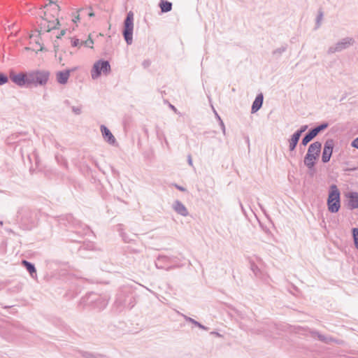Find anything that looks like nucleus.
<instances>
[{"label": "nucleus", "mask_w": 358, "mask_h": 358, "mask_svg": "<svg viewBox=\"0 0 358 358\" xmlns=\"http://www.w3.org/2000/svg\"><path fill=\"white\" fill-rule=\"evenodd\" d=\"M111 71L110 65L108 61L99 59L96 62L91 70L92 78L95 80L99 78L101 73L103 74H108Z\"/></svg>", "instance_id": "nucleus-7"}, {"label": "nucleus", "mask_w": 358, "mask_h": 358, "mask_svg": "<svg viewBox=\"0 0 358 358\" xmlns=\"http://www.w3.org/2000/svg\"><path fill=\"white\" fill-rule=\"evenodd\" d=\"M134 31V13L131 11L127 13L126 18L124 20V27L122 35L127 45L133 43Z\"/></svg>", "instance_id": "nucleus-6"}, {"label": "nucleus", "mask_w": 358, "mask_h": 358, "mask_svg": "<svg viewBox=\"0 0 358 358\" xmlns=\"http://www.w3.org/2000/svg\"><path fill=\"white\" fill-rule=\"evenodd\" d=\"M49 4H54L55 6V11L56 12H58L59 10V7L58 5L55 4L52 0H49Z\"/></svg>", "instance_id": "nucleus-41"}, {"label": "nucleus", "mask_w": 358, "mask_h": 358, "mask_svg": "<svg viewBox=\"0 0 358 358\" xmlns=\"http://www.w3.org/2000/svg\"><path fill=\"white\" fill-rule=\"evenodd\" d=\"M136 298L129 287L122 288L116 296L115 305L120 310L124 308L131 309L136 304Z\"/></svg>", "instance_id": "nucleus-1"}, {"label": "nucleus", "mask_w": 358, "mask_h": 358, "mask_svg": "<svg viewBox=\"0 0 358 358\" xmlns=\"http://www.w3.org/2000/svg\"><path fill=\"white\" fill-rule=\"evenodd\" d=\"M82 357L84 358H102V355L94 354L90 352H81Z\"/></svg>", "instance_id": "nucleus-28"}, {"label": "nucleus", "mask_w": 358, "mask_h": 358, "mask_svg": "<svg viewBox=\"0 0 358 358\" xmlns=\"http://www.w3.org/2000/svg\"><path fill=\"white\" fill-rule=\"evenodd\" d=\"M8 82V76L5 73L0 72V85H5Z\"/></svg>", "instance_id": "nucleus-32"}, {"label": "nucleus", "mask_w": 358, "mask_h": 358, "mask_svg": "<svg viewBox=\"0 0 358 358\" xmlns=\"http://www.w3.org/2000/svg\"><path fill=\"white\" fill-rule=\"evenodd\" d=\"M351 146L352 148L358 149V137H357L352 141Z\"/></svg>", "instance_id": "nucleus-39"}, {"label": "nucleus", "mask_w": 358, "mask_h": 358, "mask_svg": "<svg viewBox=\"0 0 358 358\" xmlns=\"http://www.w3.org/2000/svg\"><path fill=\"white\" fill-rule=\"evenodd\" d=\"M329 126L327 122H322L320 125L310 129L301 139V145L306 146L310 143L314 138H315L319 133L326 129Z\"/></svg>", "instance_id": "nucleus-8"}, {"label": "nucleus", "mask_w": 358, "mask_h": 358, "mask_svg": "<svg viewBox=\"0 0 358 358\" xmlns=\"http://www.w3.org/2000/svg\"><path fill=\"white\" fill-rule=\"evenodd\" d=\"M100 129L103 136V139L110 145H115L116 143V139L113 135L109 129L105 125H101Z\"/></svg>", "instance_id": "nucleus-14"}, {"label": "nucleus", "mask_w": 358, "mask_h": 358, "mask_svg": "<svg viewBox=\"0 0 358 358\" xmlns=\"http://www.w3.org/2000/svg\"><path fill=\"white\" fill-rule=\"evenodd\" d=\"M323 17V13L322 11H320L317 17H316V29L319 28L320 27V22Z\"/></svg>", "instance_id": "nucleus-33"}, {"label": "nucleus", "mask_w": 358, "mask_h": 358, "mask_svg": "<svg viewBox=\"0 0 358 358\" xmlns=\"http://www.w3.org/2000/svg\"><path fill=\"white\" fill-rule=\"evenodd\" d=\"M151 64V61L150 59H145L143 62H142V66H143L144 69H147L148 68Z\"/></svg>", "instance_id": "nucleus-36"}, {"label": "nucleus", "mask_w": 358, "mask_h": 358, "mask_svg": "<svg viewBox=\"0 0 358 358\" xmlns=\"http://www.w3.org/2000/svg\"><path fill=\"white\" fill-rule=\"evenodd\" d=\"M300 139V137H299L296 134H293L291 136H290V138L288 140V143H289V150L292 152L294 151L296 146H297V144L299 143V141Z\"/></svg>", "instance_id": "nucleus-23"}, {"label": "nucleus", "mask_w": 358, "mask_h": 358, "mask_svg": "<svg viewBox=\"0 0 358 358\" xmlns=\"http://www.w3.org/2000/svg\"><path fill=\"white\" fill-rule=\"evenodd\" d=\"M87 299L90 304L99 310L105 308L108 303V297L107 296H100L95 293L89 294Z\"/></svg>", "instance_id": "nucleus-9"}, {"label": "nucleus", "mask_w": 358, "mask_h": 358, "mask_svg": "<svg viewBox=\"0 0 358 358\" xmlns=\"http://www.w3.org/2000/svg\"><path fill=\"white\" fill-rule=\"evenodd\" d=\"M10 78L13 83L20 87L29 86V82L28 80V72H20L17 74H15L13 72H10Z\"/></svg>", "instance_id": "nucleus-11"}, {"label": "nucleus", "mask_w": 358, "mask_h": 358, "mask_svg": "<svg viewBox=\"0 0 358 358\" xmlns=\"http://www.w3.org/2000/svg\"><path fill=\"white\" fill-rule=\"evenodd\" d=\"M287 45L284 44L281 47L275 49L272 52V55L274 59H278L281 55L287 50Z\"/></svg>", "instance_id": "nucleus-26"}, {"label": "nucleus", "mask_w": 358, "mask_h": 358, "mask_svg": "<svg viewBox=\"0 0 358 358\" xmlns=\"http://www.w3.org/2000/svg\"><path fill=\"white\" fill-rule=\"evenodd\" d=\"M94 43L93 41L92 38H89L87 40H86L85 41H83L81 43V44H83L85 45L86 47H90V48H92V45Z\"/></svg>", "instance_id": "nucleus-34"}, {"label": "nucleus", "mask_w": 358, "mask_h": 358, "mask_svg": "<svg viewBox=\"0 0 358 358\" xmlns=\"http://www.w3.org/2000/svg\"><path fill=\"white\" fill-rule=\"evenodd\" d=\"M264 101V96L262 93H259L255 97V101H253L251 107V113H257L262 106Z\"/></svg>", "instance_id": "nucleus-17"}, {"label": "nucleus", "mask_w": 358, "mask_h": 358, "mask_svg": "<svg viewBox=\"0 0 358 358\" xmlns=\"http://www.w3.org/2000/svg\"><path fill=\"white\" fill-rule=\"evenodd\" d=\"M327 207L329 211L331 213H337L341 208V192L334 184L329 187Z\"/></svg>", "instance_id": "nucleus-4"}, {"label": "nucleus", "mask_w": 358, "mask_h": 358, "mask_svg": "<svg viewBox=\"0 0 358 358\" xmlns=\"http://www.w3.org/2000/svg\"><path fill=\"white\" fill-rule=\"evenodd\" d=\"M175 187L180 191L181 192H185L186 191V189L182 186H180L177 184L175 185Z\"/></svg>", "instance_id": "nucleus-42"}, {"label": "nucleus", "mask_w": 358, "mask_h": 358, "mask_svg": "<svg viewBox=\"0 0 358 358\" xmlns=\"http://www.w3.org/2000/svg\"><path fill=\"white\" fill-rule=\"evenodd\" d=\"M22 264L25 267L33 278L36 277V269L34 264L27 260H22Z\"/></svg>", "instance_id": "nucleus-21"}, {"label": "nucleus", "mask_w": 358, "mask_h": 358, "mask_svg": "<svg viewBox=\"0 0 358 358\" xmlns=\"http://www.w3.org/2000/svg\"><path fill=\"white\" fill-rule=\"evenodd\" d=\"M121 227H122V225H119V228H120V229H118V231H120V230H121Z\"/></svg>", "instance_id": "nucleus-50"}, {"label": "nucleus", "mask_w": 358, "mask_h": 358, "mask_svg": "<svg viewBox=\"0 0 358 358\" xmlns=\"http://www.w3.org/2000/svg\"><path fill=\"white\" fill-rule=\"evenodd\" d=\"M59 24H60L57 18L52 21H48L43 19L40 24V27L44 31L49 32L52 29H58Z\"/></svg>", "instance_id": "nucleus-13"}, {"label": "nucleus", "mask_w": 358, "mask_h": 358, "mask_svg": "<svg viewBox=\"0 0 358 358\" xmlns=\"http://www.w3.org/2000/svg\"><path fill=\"white\" fill-rule=\"evenodd\" d=\"M311 335L313 338L316 337L319 341L324 343H329L330 342L334 341V339L331 337H329L325 335L321 334L320 332L317 331H311Z\"/></svg>", "instance_id": "nucleus-22"}, {"label": "nucleus", "mask_w": 358, "mask_h": 358, "mask_svg": "<svg viewBox=\"0 0 358 358\" xmlns=\"http://www.w3.org/2000/svg\"><path fill=\"white\" fill-rule=\"evenodd\" d=\"M50 78V72L45 70H34L28 71V80L30 85L44 86Z\"/></svg>", "instance_id": "nucleus-5"}, {"label": "nucleus", "mask_w": 358, "mask_h": 358, "mask_svg": "<svg viewBox=\"0 0 358 358\" xmlns=\"http://www.w3.org/2000/svg\"><path fill=\"white\" fill-rule=\"evenodd\" d=\"M254 331H255V333L259 334V333L263 332L264 331H263V330H260V329H257V330H255Z\"/></svg>", "instance_id": "nucleus-47"}, {"label": "nucleus", "mask_w": 358, "mask_h": 358, "mask_svg": "<svg viewBox=\"0 0 358 358\" xmlns=\"http://www.w3.org/2000/svg\"><path fill=\"white\" fill-rule=\"evenodd\" d=\"M354 42L355 41L352 38H344L336 43L334 45L330 46L327 50V54L331 55L336 52H341L352 45Z\"/></svg>", "instance_id": "nucleus-10"}, {"label": "nucleus", "mask_w": 358, "mask_h": 358, "mask_svg": "<svg viewBox=\"0 0 358 358\" xmlns=\"http://www.w3.org/2000/svg\"><path fill=\"white\" fill-rule=\"evenodd\" d=\"M3 225V222L0 221V227Z\"/></svg>", "instance_id": "nucleus-49"}, {"label": "nucleus", "mask_w": 358, "mask_h": 358, "mask_svg": "<svg viewBox=\"0 0 358 358\" xmlns=\"http://www.w3.org/2000/svg\"><path fill=\"white\" fill-rule=\"evenodd\" d=\"M352 234L354 239V244L355 248L358 250V229L352 228Z\"/></svg>", "instance_id": "nucleus-30"}, {"label": "nucleus", "mask_w": 358, "mask_h": 358, "mask_svg": "<svg viewBox=\"0 0 358 358\" xmlns=\"http://www.w3.org/2000/svg\"><path fill=\"white\" fill-rule=\"evenodd\" d=\"M172 109L176 110V108L173 106H171Z\"/></svg>", "instance_id": "nucleus-51"}, {"label": "nucleus", "mask_w": 358, "mask_h": 358, "mask_svg": "<svg viewBox=\"0 0 358 358\" xmlns=\"http://www.w3.org/2000/svg\"><path fill=\"white\" fill-rule=\"evenodd\" d=\"M213 110H214V113H215V115H216V118H217L219 121H221L222 120H221L220 117L219 116V115H218V114L217 113V112L215 111V109H213Z\"/></svg>", "instance_id": "nucleus-45"}, {"label": "nucleus", "mask_w": 358, "mask_h": 358, "mask_svg": "<svg viewBox=\"0 0 358 358\" xmlns=\"http://www.w3.org/2000/svg\"><path fill=\"white\" fill-rule=\"evenodd\" d=\"M334 147V143L332 139H329L325 142L322 155V162L323 163H327L329 162L332 155Z\"/></svg>", "instance_id": "nucleus-12"}, {"label": "nucleus", "mask_w": 358, "mask_h": 358, "mask_svg": "<svg viewBox=\"0 0 358 358\" xmlns=\"http://www.w3.org/2000/svg\"><path fill=\"white\" fill-rule=\"evenodd\" d=\"M72 110L76 115H80L81 113V108L80 107H72Z\"/></svg>", "instance_id": "nucleus-38"}, {"label": "nucleus", "mask_w": 358, "mask_h": 358, "mask_svg": "<svg viewBox=\"0 0 358 358\" xmlns=\"http://www.w3.org/2000/svg\"><path fill=\"white\" fill-rule=\"evenodd\" d=\"M88 15H89L90 17H93V16H94V13L92 11H91V12H90V13H88Z\"/></svg>", "instance_id": "nucleus-48"}, {"label": "nucleus", "mask_w": 358, "mask_h": 358, "mask_svg": "<svg viewBox=\"0 0 358 358\" xmlns=\"http://www.w3.org/2000/svg\"><path fill=\"white\" fill-rule=\"evenodd\" d=\"M220 126L222 129V131L224 133L225 132V127H224V122H222V120H221V121H220Z\"/></svg>", "instance_id": "nucleus-44"}, {"label": "nucleus", "mask_w": 358, "mask_h": 358, "mask_svg": "<svg viewBox=\"0 0 358 358\" xmlns=\"http://www.w3.org/2000/svg\"><path fill=\"white\" fill-rule=\"evenodd\" d=\"M157 137L158 138V140L159 141H162L163 140V141H164V143L166 146V148L169 150L170 149V145H169V143L165 136V134L163 133V132H158L157 133Z\"/></svg>", "instance_id": "nucleus-29"}, {"label": "nucleus", "mask_w": 358, "mask_h": 358, "mask_svg": "<svg viewBox=\"0 0 358 358\" xmlns=\"http://www.w3.org/2000/svg\"><path fill=\"white\" fill-rule=\"evenodd\" d=\"M187 162H188V164H189V166H193L192 159L191 155H188V156H187Z\"/></svg>", "instance_id": "nucleus-40"}, {"label": "nucleus", "mask_w": 358, "mask_h": 358, "mask_svg": "<svg viewBox=\"0 0 358 358\" xmlns=\"http://www.w3.org/2000/svg\"><path fill=\"white\" fill-rule=\"evenodd\" d=\"M308 128L307 124L302 125L298 130H296L294 134H296L299 137H301L302 134L305 132Z\"/></svg>", "instance_id": "nucleus-31"}, {"label": "nucleus", "mask_w": 358, "mask_h": 358, "mask_svg": "<svg viewBox=\"0 0 358 358\" xmlns=\"http://www.w3.org/2000/svg\"><path fill=\"white\" fill-rule=\"evenodd\" d=\"M17 217L20 219V224L24 229L30 230L35 226L36 215L29 208H20Z\"/></svg>", "instance_id": "nucleus-3"}, {"label": "nucleus", "mask_w": 358, "mask_h": 358, "mask_svg": "<svg viewBox=\"0 0 358 358\" xmlns=\"http://www.w3.org/2000/svg\"><path fill=\"white\" fill-rule=\"evenodd\" d=\"M80 44L79 39L78 38H72L71 40V45L73 47H77Z\"/></svg>", "instance_id": "nucleus-37"}, {"label": "nucleus", "mask_w": 358, "mask_h": 358, "mask_svg": "<svg viewBox=\"0 0 358 358\" xmlns=\"http://www.w3.org/2000/svg\"><path fill=\"white\" fill-rule=\"evenodd\" d=\"M252 271L255 273V270H258V268H257V266H255V265L252 264Z\"/></svg>", "instance_id": "nucleus-46"}, {"label": "nucleus", "mask_w": 358, "mask_h": 358, "mask_svg": "<svg viewBox=\"0 0 358 358\" xmlns=\"http://www.w3.org/2000/svg\"><path fill=\"white\" fill-rule=\"evenodd\" d=\"M170 258L167 256L159 255L157 257V262H155V265L158 268H164L165 266L162 264H169Z\"/></svg>", "instance_id": "nucleus-24"}, {"label": "nucleus", "mask_w": 358, "mask_h": 358, "mask_svg": "<svg viewBox=\"0 0 358 358\" xmlns=\"http://www.w3.org/2000/svg\"><path fill=\"white\" fill-rule=\"evenodd\" d=\"M348 199V206L350 209L353 210L358 208V192H350L347 194Z\"/></svg>", "instance_id": "nucleus-15"}, {"label": "nucleus", "mask_w": 358, "mask_h": 358, "mask_svg": "<svg viewBox=\"0 0 358 358\" xmlns=\"http://www.w3.org/2000/svg\"><path fill=\"white\" fill-rule=\"evenodd\" d=\"M321 148L322 143L319 141H315L309 145L307 153L319 157L321 152Z\"/></svg>", "instance_id": "nucleus-18"}, {"label": "nucleus", "mask_w": 358, "mask_h": 358, "mask_svg": "<svg viewBox=\"0 0 358 358\" xmlns=\"http://www.w3.org/2000/svg\"><path fill=\"white\" fill-rule=\"evenodd\" d=\"M61 226L71 227L75 229V232L80 236H86L92 233L88 226L76 219L72 215H66L59 219Z\"/></svg>", "instance_id": "nucleus-2"}, {"label": "nucleus", "mask_w": 358, "mask_h": 358, "mask_svg": "<svg viewBox=\"0 0 358 358\" xmlns=\"http://www.w3.org/2000/svg\"><path fill=\"white\" fill-rule=\"evenodd\" d=\"M241 208H242V210H243V207L241 203Z\"/></svg>", "instance_id": "nucleus-52"}, {"label": "nucleus", "mask_w": 358, "mask_h": 358, "mask_svg": "<svg viewBox=\"0 0 358 358\" xmlns=\"http://www.w3.org/2000/svg\"><path fill=\"white\" fill-rule=\"evenodd\" d=\"M182 315L184 317V319L185 320V321L189 322L194 324L195 326L198 327L199 328H200L201 329H203V330H207L208 329V328L206 327H205L202 324L199 323V322L196 321L193 318L189 317H188L187 315Z\"/></svg>", "instance_id": "nucleus-27"}, {"label": "nucleus", "mask_w": 358, "mask_h": 358, "mask_svg": "<svg viewBox=\"0 0 358 358\" xmlns=\"http://www.w3.org/2000/svg\"><path fill=\"white\" fill-rule=\"evenodd\" d=\"M66 34V30L63 29L60 31L59 34L57 36V38H61L62 36H64Z\"/></svg>", "instance_id": "nucleus-43"}, {"label": "nucleus", "mask_w": 358, "mask_h": 358, "mask_svg": "<svg viewBox=\"0 0 358 358\" xmlns=\"http://www.w3.org/2000/svg\"><path fill=\"white\" fill-rule=\"evenodd\" d=\"M121 236L122 238V240L125 242V243H129L131 242V239L128 236V235H127L125 233H123V232H121Z\"/></svg>", "instance_id": "nucleus-35"}, {"label": "nucleus", "mask_w": 358, "mask_h": 358, "mask_svg": "<svg viewBox=\"0 0 358 358\" xmlns=\"http://www.w3.org/2000/svg\"><path fill=\"white\" fill-rule=\"evenodd\" d=\"M159 6L162 13H168L172 9V3L166 0H161Z\"/></svg>", "instance_id": "nucleus-25"}, {"label": "nucleus", "mask_w": 358, "mask_h": 358, "mask_svg": "<svg viewBox=\"0 0 358 358\" xmlns=\"http://www.w3.org/2000/svg\"><path fill=\"white\" fill-rule=\"evenodd\" d=\"M319 157L312 155L306 153L304 157V164L309 169H313L315 164V161L318 159Z\"/></svg>", "instance_id": "nucleus-20"}, {"label": "nucleus", "mask_w": 358, "mask_h": 358, "mask_svg": "<svg viewBox=\"0 0 358 358\" xmlns=\"http://www.w3.org/2000/svg\"><path fill=\"white\" fill-rule=\"evenodd\" d=\"M173 209L179 215L186 217L189 213L185 206L179 200H176L173 203Z\"/></svg>", "instance_id": "nucleus-16"}, {"label": "nucleus", "mask_w": 358, "mask_h": 358, "mask_svg": "<svg viewBox=\"0 0 358 358\" xmlns=\"http://www.w3.org/2000/svg\"><path fill=\"white\" fill-rule=\"evenodd\" d=\"M70 70L58 71L56 74L57 81L61 85L66 84L68 82L69 78L70 76Z\"/></svg>", "instance_id": "nucleus-19"}]
</instances>
